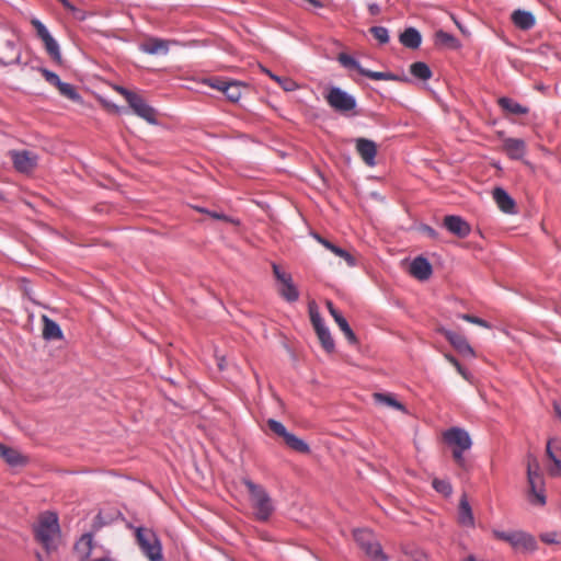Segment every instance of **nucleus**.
<instances>
[{"instance_id":"nucleus-43","label":"nucleus","mask_w":561,"mask_h":561,"mask_svg":"<svg viewBox=\"0 0 561 561\" xmlns=\"http://www.w3.org/2000/svg\"><path fill=\"white\" fill-rule=\"evenodd\" d=\"M369 32L373 34L374 38L377 39L380 44H386L389 42L388 30L383 26H373Z\"/></svg>"},{"instance_id":"nucleus-29","label":"nucleus","mask_w":561,"mask_h":561,"mask_svg":"<svg viewBox=\"0 0 561 561\" xmlns=\"http://www.w3.org/2000/svg\"><path fill=\"white\" fill-rule=\"evenodd\" d=\"M400 43L411 49H416L420 47L422 37L420 32L414 27L407 28L403 33L400 34Z\"/></svg>"},{"instance_id":"nucleus-58","label":"nucleus","mask_w":561,"mask_h":561,"mask_svg":"<svg viewBox=\"0 0 561 561\" xmlns=\"http://www.w3.org/2000/svg\"><path fill=\"white\" fill-rule=\"evenodd\" d=\"M454 21H455L456 25L458 26V28H459L462 33H466V31L463 30V26H462V25H461L457 20H455V19H454Z\"/></svg>"},{"instance_id":"nucleus-24","label":"nucleus","mask_w":561,"mask_h":561,"mask_svg":"<svg viewBox=\"0 0 561 561\" xmlns=\"http://www.w3.org/2000/svg\"><path fill=\"white\" fill-rule=\"evenodd\" d=\"M497 103L506 115L522 116L529 113V108L527 106H524L506 96L500 98Z\"/></svg>"},{"instance_id":"nucleus-40","label":"nucleus","mask_w":561,"mask_h":561,"mask_svg":"<svg viewBox=\"0 0 561 561\" xmlns=\"http://www.w3.org/2000/svg\"><path fill=\"white\" fill-rule=\"evenodd\" d=\"M266 73L275 80L285 91H294L297 88V84L294 80L289 78H282L273 75L271 71L266 70Z\"/></svg>"},{"instance_id":"nucleus-13","label":"nucleus","mask_w":561,"mask_h":561,"mask_svg":"<svg viewBox=\"0 0 561 561\" xmlns=\"http://www.w3.org/2000/svg\"><path fill=\"white\" fill-rule=\"evenodd\" d=\"M127 103L137 116L145 119L149 124H157L156 110L151 107L142 96L136 93Z\"/></svg>"},{"instance_id":"nucleus-50","label":"nucleus","mask_w":561,"mask_h":561,"mask_svg":"<svg viewBox=\"0 0 561 561\" xmlns=\"http://www.w3.org/2000/svg\"><path fill=\"white\" fill-rule=\"evenodd\" d=\"M115 90L121 95H123L127 102L131 99V96H134L136 94V93H134V92H131V91H129V90H127V89H125L123 87H119V85L115 87Z\"/></svg>"},{"instance_id":"nucleus-36","label":"nucleus","mask_w":561,"mask_h":561,"mask_svg":"<svg viewBox=\"0 0 561 561\" xmlns=\"http://www.w3.org/2000/svg\"><path fill=\"white\" fill-rule=\"evenodd\" d=\"M318 339L321 342V345L327 352H332L334 350V341L331 336V333L328 328L320 329V331L316 332Z\"/></svg>"},{"instance_id":"nucleus-4","label":"nucleus","mask_w":561,"mask_h":561,"mask_svg":"<svg viewBox=\"0 0 561 561\" xmlns=\"http://www.w3.org/2000/svg\"><path fill=\"white\" fill-rule=\"evenodd\" d=\"M527 478H528V499L531 504L545 505V481L540 472L539 463L537 459L528 455L527 456Z\"/></svg>"},{"instance_id":"nucleus-26","label":"nucleus","mask_w":561,"mask_h":561,"mask_svg":"<svg viewBox=\"0 0 561 561\" xmlns=\"http://www.w3.org/2000/svg\"><path fill=\"white\" fill-rule=\"evenodd\" d=\"M458 522L466 527L474 526V517L466 495H462L459 501Z\"/></svg>"},{"instance_id":"nucleus-35","label":"nucleus","mask_w":561,"mask_h":561,"mask_svg":"<svg viewBox=\"0 0 561 561\" xmlns=\"http://www.w3.org/2000/svg\"><path fill=\"white\" fill-rule=\"evenodd\" d=\"M224 93L231 102H238L241 98V85L238 82H226Z\"/></svg>"},{"instance_id":"nucleus-7","label":"nucleus","mask_w":561,"mask_h":561,"mask_svg":"<svg viewBox=\"0 0 561 561\" xmlns=\"http://www.w3.org/2000/svg\"><path fill=\"white\" fill-rule=\"evenodd\" d=\"M135 536L141 552L150 561L162 560V546L154 531L149 528L138 527L135 529Z\"/></svg>"},{"instance_id":"nucleus-41","label":"nucleus","mask_w":561,"mask_h":561,"mask_svg":"<svg viewBox=\"0 0 561 561\" xmlns=\"http://www.w3.org/2000/svg\"><path fill=\"white\" fill-rule=\"evenodd\" d=\"M436 39L438 43L451 48L458 47V41L449 33L444 31L436 32Z\"/></svg>"},{"instance_id":"nucleus-11","label":"nucleus","mask_w":561,"mask_h":561,"mask_svg":"<svg viewBox=\"0 0 561 561\" xmlns=\"http://www.w3.org/2000/svg\"><path fill=\"white\" fill-rule=\"evenodd\" d=\"M32 25L34 26L37 36L42 39L47 54L50 56V58L55 62L60 64L61 62V54H60L59 45L55 41V38L49 34L46 26L37 19L32 20Z\"/></svg>"},{"instance_id":"nucleus-15","label":"nucleus","mask_w":561,"mask_h":561,"mask_svg":"<svg viewBox=\"0 0 561 561\" xmlns=\"http://www.w3.org/2000/svg\"><path fill=\"white\" fill-rule=\"evenodd\" d=\"M175 43V41L149 37L140 44V49L149 55H167L170 45Z\"/></svg>"},{"instance_id":"nucleus-52","label":"nucleus","mask_w":561,"mask_h":561,"mask_svg":"<svg viewBox=\"0 0 561 561\" xmlns=\"http://www.w3.org/2000/svg\"><path fill=\"white\" fill-rule=\"evenodd\" d=\"M368 10L371 15H378L380 13V7L376 3L369 4Z\"/></svg>"},{"instance_id":"nucleus-17","label":"nucleus","mask_w":561,"mask_h":561,"mask_svg":"<svg viewBox=\"0 0 561 561\" xmlns=\"http://www.w3.org/2000/svg\"><path fill=\"white\" fill-rule=\"evenodd\" d=\"M437 332L443 334L460 354L471 356L474 355L472 347L468 344L467 340L462 335L445 328H438Z\"/></svg>"},{"instance_id":"nucleus-27","label":"nucleus","mask_w":561,"mask_h":561,"mask_svg":"<svg viewBox=\"0 0 561 561\" xmlns=\"http://www.w3.org/2000/svg\"><path fill=\"white\" fill-rule=\"evenodd\" d=\"M92 541V536L90 534H84L76 542L75 552L80 561H84L90 557L93 548Z\"/></svg>"},{"instance_id":"nucleus-33","label":"nucleus","mask_w":561,"mask_h":561,"mask_svg":"<svg viewBox=\"0 0 561 561\" xmlns=\"http://www.w3.org/2000/svg\"><path fill=\"white\" fill-rule=\"evenodd\" d=\"M284 443L295 451L301 454H308L310 451L308 444L291 433L286 435Z\"/></svg>"},{"instance_id":"nucleus-22","label":"nucleus","mask_w":561,"mask_h":561,"mask_svg":"<svg viewBox=\"0 0 561 561\" xmlns=\"http://www.w3.org/2000/svg\"><path fill=\"white\" fill-rule=\"evenodd\" d=\"M0 458L12 467L24 466L27 462V458L19 450L3 444H0Z\"/></svg>"},{"instance_id":"nucleus-30","label":"nucleus","mask_w":561,"mask_h":561,"mask_svg":"<svg viewBox=\"0 0 561 561\" xmlns=\"http://www.w3.org/2000/svg\"><path fill=\"white\" fill-rule=\"evenodd\" d=\"M317 240L324 247L327 248L328 250H330L332 253H334L335 255L342 257L348 266H354L356 264L355 262V259L352 254H350L347 251H345L344 249L333 244L332 242L323 239L322 237L320 236H317Z\"/></svg>"},{"instance_id":"nucleus-53","label":"nucleus","mask_w":561,"mask_h":561,"mask_svg":"<svg viewBox=\"0 0 561 561\" xmlns=\"http://www.w3.org/2000/svg\"><path fill=\"white\" fill-rule=\"evenodd\" d=\"M445 358L453 365H458V360L450 354H445Z\"/></svg>"},{"instance_id":"nucleus-3","label":"nucleus","mask_w":561,"mask_h":561,"mask_svg":"<svg viewBox=\"0 0 561 561\" xmlns=\"http://www.w3.org/2000/svg\"><path fill=\"white\" fill-rule=\"evenodd\" d=\"M243 483L250 493L255 518L261 522L267 520L274 512L272 499L262 485L255 484L249 479H244Z\"/></svg>"},{"instance_id":"nucleus-57","label":"nucleus","mask_w":561,"mask_h":561,"mask_svg":"<svg viewBox=\"0 0 561 561\" xmlns=\"http://www.w3.org/2000/svg\"><path fill=\"white\" fill-rule=\"evenodd\" d=\"M454 21H455L456 25L458 26V28H459L462 33H466V31L463 30V26H462V25H461L457 20H455V19H454Z\"/></svg>"},{"instance_id":"nucleus-56","label":"nucleus","mask_w":561,"mask_h":561,"mask_svg":"<svg viewBox=\"0 0 561 561\" xmlns=\"http://www.w3.org/2000/svg\"><path fill=\"white\" fill-rule=\"evenodd\" d=\"M313 7H321V3L318 0H307Z\"/></svg>"},{"instance_id":"nucleus-49","label":"nucleus","mask_w":561,"mask_h":561,"mask_svg":"<svg viewBox=\"0 0 561 561\" xmlns=\"http://www.w3.org/2000/svg\"><path fill=\"white\" fill-rule=\"evenodd\" d=\"M226 82L225 80H221V79H208L205 81V83L207 85H209L210 88H214L216 90H219L221 92H224V89H225V85H226Z\"/></svg>"},{"instance_id":"nucleus-31","label":"nucleus","mask_w":561,"mask_h":561,"mask_svg":"<svg viewBox=\"0 0 561 561\" xmlns=\"http://www.w3.org/2000/svg\"><path fill=\"white\" fill-rule=\"evenodd\" d=\"M360 75L373 79V80H391V81H400V82H408L409 79L407 77H400L397 75H393L391 72H379V71H371L368 69H360Z\"/></svg>"},{"instance_id":"nucleus-42","label":"nucleus","mask_w":561,"mask_h":561,"mask_svg":"<svg viewBox=\"0 0 561 561\" xmlns=\"http://www.w3.org/2000/svg\"><path fill=\"white\" fill-rule=\"evenodd\" d=\"M267 426L270 431H272L275 435L282 437L283 439H285L286 435H288L289 433L280 422L273 419H270L267 421Z\"/></svg>"},{"instance_id":"nucleus-9","label":"nucleus","mask_w":561,"mask_h":561,"mask_svg":"<svg viewBox=\"0 0 561 561\" xmlns=\"http://www.w3.org/2000/svg\"><path fill=\"white\" fill-rule=\"evenodd\" d=\"M21 61V49L11 31L0 26V66L9 67Z\"/></svg>"},{"instance_id":"nucleus-51","label":"nucleus","mask_w":561,"mask_h":561,"mask_svg":"<svg viewBox=\"0 0 561 561\" xmlns=\"http://www.w3.org/2000/svg\"><path fill=\"white\" fill-rule=\"evenodd\" d=\"M411 561H428L427 556L422 551H414L411 553Z\"/></svg>"},{"instance_id":"nucleus-5","label":"nucleus","mask_w":561,"mask_h":561,"mask_svg":"<svg viewBox=\"0 0 561 561\" xmlns=\"http://www.w3.org/2000/svg\"><path fill=\"white\" fill-rule=\"evenodd\" d=\"M353 537L369 561H388V557L374 533L368 529H356L353 533Z\"/></svg>"},{"instance_id":"nucleus-39","label":"nucleus","mask_w":561,"mask_h":561,"mask_svg":"<svg viewBox=\"0 0 561 561\" xmlns=\"http://www.w3.org/2000/svg\"><path fill=\"white\" fill-rule=\"evenodd\" d=\"M57 89H58L59 93L61 95L66 96L67 99L73 100V101L79 100V94L77 93L73 85H71L70 83L60 81V83L57 85Z\"/></svg>"},{"instance_id":"nucleus-55","label":"nucleus","mask_w":561,"mask_h":561,"mask_svg":"<svg viewBox=\"0 0 561 561\" xmlns=\"http://www.w3.org/2000/svg\"><path fill=\"white\" fill-rule=\"evenodd\" d=\"M554 410L558 416L561 419V404H554Z\"/></svg>"},{"instance_id":"nucleus-44","label":"nucleus","mask_w":561,"mask_h":561,"mask_svg":"<svg viewBox=\"0 0 561 561\" xmlns=\"http://www.w3.org/2000/svg\"><path fill=\"white\" fill-rule=\"evenodd\" d=\"M198 211L205 213V214L209 215L211 218L217 219V220H222V221H226V222H229V224H232V225H239V220H237L234 218H231V217H228V216H226L222 213L209 211V210L204 209V208H198Z\"/></svg>"},{"instance_id":"nucleus-23","label":"nucleus","mask_w":561,"mask_h":561,"mask_svg":"<svg viewBox=\"0 0 561 561\" xmlns=\"http://www.w3.org/2000/svg\"><path fill=\"white\" fill-rule=\"evenodd\" d=\"M432 272V265L422 256L414 259L410 265V273L420 280L430 278Z\"/></svg>"},{"instance_id":"nucleus-38","label":"nucleus","mask_w":561,"mask_h":561,"mask_svg":"<svg viewBox=\"0 0 561 561\" xmlns=\"http://www.w3.org/2000/svg\"><path fill=\"white\" fill-rule=\"evenodd\" d=\"M433 488L444 496H449L453 492V486L447 480L435 478L432 482Z\"/></svg>"},{"instance_id":"nucleus-37","label":"nucleus","mask_w":561,"mask_h":561,"mask_svg":"<svg viewBox=\"0 0 561 561\" xmlns=\"http://www.w3.org/2000/svg\"><path fill=\"white\" fill-rule=\"evenodd\" d=\"M337 60L340 61V64L345 67V68H348V69H356L359 73H360V69H363V67L359 65V62L354 59L352 56L345 54V53H341L337 57Z\"/></svg>"},{"instance_id":"nucleus-54","label":"nucleus","mask_w":561,"mask_h":561,"mask_svg":"<svg viewBox=\"0 0 561 561\" xmlns=\"http://www.w3.org/2000/svg\"><path fill=\"white\" fill-rule=\"evenodd\" d=\"M458 373H459V374H460L465 379H467V380L469 379V376H468L467 371H466L463 368H460V369L458 370Z\"/></svg>"},{"instance_id":"nucleus-34","label":"nucleus","mask_w":561,"mask_h":561,"mask_svg":"<svg viewBox=\"0 0 561 561\" xmlns=\"http://www.w3.org/2000/svg\"><path fill=\"white\" fill-rule=\"evenodd\" d=\"M410 72L415 78L424 80V81L428 80L432 77V71H431L430 67L423 61L413 62L410 66Z\"/></svg>"},{"instance_id":"nucleus-20","label":"nucleus","mask_w":561,"mask_h":561,"mask_svg":"<svg viewBox=\"0 0 561 561\" xmlns=\"http://www.w3.org/2000/svg\"><path fill=\"white\" fill-rule=\"evenodd\" d=\"M492 196L497 207L505 214H515L516 204L514 199L507 194L502 187H495L492 192Z\"/></svg>"},{"instance_id":"nucleus-2","label":"nucleus","mask_w":561,"mask_h":561,"mask_svg":"<svg viewBox=\"0 0 561 561\" xmlns=\"http://www.w3.org/2000/svg\"><path fill=\"white\" fill-rule=\"evenodd\" d=\"M445 443L453 447V458L463 470H468L463 453L471 448L472 440L469 433L461 427H450L443 433Z\"/></svg>"},{"instance_id":"nucleus-32","label":"nucleus","mask_w":561,"mask_h":561,"mask_svg":"<svg viewBox=\"0 0 561 561\" xmlns=\"http://www.w3.org/2000/svg\"><path fill=\"white\" fill-rule=\"evenodd\" d=\"M373 398L375 402L378 404H385L399 411H405L404 405L397 401L396 398L390 393L376 392L373 394Z\"/></svg>"},{"instance_id":"nucleus-48","label":"nucleus","mask_w":561,"mask_h":561,"mask_svg":"<svg viewBox=\"0 0 561 561\" xmlns=\"http://www.w3.org/2000/svg\"><path fill=\"white\" fill-rule=\"evenodd\" d=\"M310 320L316 330V332L320 331V329H325L327 327L323 323L321 316L317 311H310Z\"/></svg>"},{"instance_id":"nucleus-18","label":"nucleus","mask_w":561,"mask_h":561,"mask_svg":"<svg viewBox=\"0 0 561 561\" xmlns=\"http://www.w3.org/2000/svg\"><path fill=\"white\" fill-rule=\"evenodd\" d=\"M325 306H327L330 314L336 322L337 327L340 328V330L344 333L347 341L351 344H356L357 337H356L355 333L353 332V330L351 329L350 324L347 323L346 319L339 312V310L334 307L332 301L328 300L325 302Z\"/></svg>"},{"instance_id":"nucleus-59","label":"nucleus","mask_w":561,"mask_h":561,"mask_svg":"<svg viewBox=\"0 0 561 561\" xmlns=\"http://www.w3.org/2000/svg\"><path fill=\"white\" fill-rule=\"evenodd\" d=\"M454 21H455L456 25L458 26V28H459L462 33H466V31L463 30V26H462V25H461L457 20H455V19H454Z\"/></svg>"},{"instance_id":"nucleus-14","label":"nucleus","mask_w":561,"mask_h":561,"mask_svg":"<svg viewBox=\"0 0 561 561\" xmlns=\"http://www.w3.org/2000/svg\"><path fill=\"white\" fill-rule=\"evenodd\" d=\"M355 148L366 165L374 167L376 164L378 149L375 141L366 138H357L355 140Z\"/></svg>"},{"instance_id":"nucleus-28","label":"nucleus","mask_w":561,"mask_h":561,"mask_svg":"<svg viewBox=\"0 0 561 561\" xmlns=\"http://www.w3.org/2000/svg\"><path fill=\"white\" fill-rule=\"evenodd\" d=\"M43 337L45 340H61L64 337L62 331L57 322L49 319L47 316H43Z\"/></svg>"},{"instance_id":"nucleus-45","label":"nucleus","mask_w":561,"mask_h":561,"mask_svg":"<svg viewBox=\"0 0 561 561\" xmlns=\"http://www.w3.org/2000/svg\"><path fill=\"white\" fill-rule=\"evenodd\" d=\"M41 73L42 76L44 77V79L51 85L56 87L60 83V79L58 77L57 73L48 70V69H45V68H42L41 70Z\"/></svg>"},{"instance_id":"nucleus-62","label":"nucleus","mask_w":561,"mask_h":561,"mask_svg":"<svg viewBox=\"0 0 561 561\" xmlns=\"http://www.w3.org/2000/svg\"><path fill=\"white\" fill-rule=\"evenodd\" d=\"M454 367L457 369V371H458L460 368H462V366L460 365V363H459V362H458V365H455Z\"/></svg>"},{"instance_id":"nucleus-8","label":"nucleus","mask_w":561,"mask_h":561,"mask_svg":"<svg viewBox=\"0 0 561 561\" xmlns=\"http://www.w3.org/2000/svg\"><path fill=\"white\" fill-rule=\"evenodd\" d=\"M329 106L342 115H356V99L337 87H331L324 94Z\"/></svg>"},{"instance_id":"nucleus-21","label":"nucleus","mask_w":561,"mask_h":561,"mask_svg":"<svg viewBox=\"0 0 561 561\" xmlns=\"http://www.w3.org/2000/svg\"><path fill=\"white\" fill-rule=\"evenodd\" d=\"M503 150L511 159L519 160L526 153V144L519 138H506L503 141Z\"/></svg>"},{"instance_id":"nucleus-1","label":"nucleus","mask_w":561,"mask_h":561,"mask_svg":"<svg viewBox=\"0 0 561 561\" xmlns=\"http://www.w3.org/2000/svg\"><path fill=\"white\" fill-rule=\"evenodd\" d=\"M34 533L36 540L47 552L56 550L60 538L57 515L51 512L41 514L37 524L34 526Z\"/></svg>"},{"instance_id":"nucleus-47","label":"nucleus","mask_w":561,"mask_h":561,"mask_svg":"<svg viewBox=\"0 0 561 561\" xmlns=\"http://www.w3.org/2000/svg\"><path fill=\"white\" fill-rule=\"evenodd\" d=\"M540 539L548 545L559 543L561 541V535L558 533H545L540 535Z\"/></svg>"},{"instance_id":"nucleus-19","label":"nucleus","mask_w":561,"mask_h":561,"mask_svg":"<svg viewBox=\"0 0 561 561\" xmlns=\"http://www.w3.org/2000/svg\"><path fill=\"white\" fill-rule=\"evenodd\" d=\"M547 456L553 462V467L550 468L552 476L561 473V438H552L547 443Z\"/></svg>"},{"instance_id":"nucleus-10","label":"nucleus","mask_w":561,"mask_h":561,"mask_svg":"<svg viewBox=\"0 0 561 561\" xmlns=\"http://www.w3.org/2000/svg\"><path fill=\"white\" fill-rule=\"evenodd\" d=\"M273 274L278 282V294L288 302H295L299 298V291L289 273L283 271L277 264H272Z\"/></svg>"},{"instance_id":"nucleus-60","label":"nucleus","mask_w":561,"mask_h":561,"mask_svg":"<svg viewBox=\"0 0 561 561\" xmlns=\"http://www.w3.org/2000/svg\"><path fill=\"white\" fill-rule=\"evenodd\" d=\"M65 7H69V2L67 0H59Z\"/></svg>"},{"instance_id":"nucleus-12","label":"nucleus","mask_w":561,"mask_h":561,"mask_svg":"<svg viewBox=\"0 0 561 561\" xmlns=\"http://www.w3.org/2000/svg\"><path fill=\"white\" fill-rule=\"evenodd\" d=\"M9 154L18 172L30 173L37 167L38 158L33 151L11 150Z\"/></svg>"},{"instance_id":"nucleus-16","label":"nucleus","mask_w":561,"mask_h":561,"mask_svg":"<svg viewBox=\"0 0 561 561\" xmlns=\"http://www.w3.org/2000/svg\"><path fill=\"white\" fill-rule=\"evenodd\" d=\"M444 227L459 238H466L471 231L470 225L460 216L455 215H448L444 218Z\"/></svg>"},{"instance_id":"nucleus-6","label":"nucleus","mask_w":561,"mask_h":561,"mask_svg":"<svg viewBox=\"0 0 561 561\" xmlns=\"http://www.w3.org/2000/svg\"><path fill=\"white\" fill-rule=\"evenodd\" d=\"M493 537L508 543L514 550L527 552L537 548L534 536L523 530H492Z\"/></svg>"},{"instance_id":"nucleus-25","label":"nucleus","mask_w":561,"mask_h":561,"mask_svg":"<svg viewBox=\"0 0 561 561\" xmlns=\"http://www.w3.org/2000/svg\"><path fill=\"white\" fill-rule=\"evenodd\" d=\"M512 21L514 25L523 31L530 30L536 24V19L534 14L529 11L525 10H515L512 13Z\"/></svg>"},{"instance_id":"nucleus-61","label":"nucleus","mask_w":561,"mask_h":561,"mask_svg":"<svg viewBox=\"0 0 561 561\" xmlns=\"http://www.w3.org/2000/svg\"><path fill=\"white\" fill-rule=\"evenodd\" d=\"M427 231H428V233H430L431 236H434V234H435V231H434L432 228H430V227L427 228Z\"/></svg>"},{"instance_id":"nucleus-46","label":"nucleus","mask_w":561,"mask_h":561,"mask_svg":"<svg viewBox=\"0 0 561 561\" xmlns=\"http://www.w3.org/2000/svg\"><path fill=\"white\" fill-rule=\"evenodd\" d=\"M460 318L462 320L467 321V322L480 325V327L485 328V329H490L491 328V324L489 322H486L485 320H483L481 318H478L476 316H471V314L465 313V314H461Z\"/></svg>"}]
</instances>
